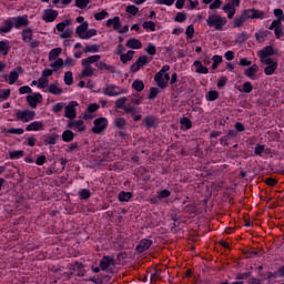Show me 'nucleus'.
<instances>
[{
  "label": "nucleus",
  "mask_w": 284,
  "mask_h": 284,
  "mask_svg": "<svg viewBox=\"0 0 284 284\" xmlns=\"http://www.w3.org/2000/svg\"><path fill=\"white\" fill-rule=\"evenodd\" d=\"M206 23L210 28H215V30H223V26L227 23V19L213 14L207 18Z\"/></svg>",
  "instance_id": "nucleus-1"
},
{
  "label": "nucleus",
  "mask_w": 284,
  "mask_h": 284,
  "mask_svg": "<svg viewBox=\"0 0 284 284\" xmlns=\"http://www.w3.org/2000/svg\"><path fill=\"white\" fill-rule=\"evenodd\" d=\"M229 2L222 8L227 13V19H234L236 8L241 6V0H227Z\"/></svg>",
  "instance_id": "nucleus-2"
},
{
  "label": "nucleus",
  "mask_w": 284,
  "mask_h": 284,
  "mask_svg": "<svg viewBox=\"0 0 284 284\" xmlns=\"http://www.w3.org/2000/svg\"><path fill=\"white\" fill-rule=\"evenodd\" d=\"M34 116H37V112L30 110L18 111L16 113L17 120L22 121V123H29V121H34Z\"/></svg>",
  "instance_id": "nucleus-3"
},
{
  "label": "nucleus",
  "mask_w": 284,
  "mask_h": 284,
  "mask_svg": "<svg viewBox=\"0 0 284 284\" xmlns=\"http://www.w3.org/2000/svg\"><path fill=\"white\" fill-rule=\"evenodd\" d=\"M261 63H272V58L274 57V48L272 45L265 47L258 52Z\"/></svg>",
  "instance_id": "nucleus-4"
},
{
  "label": "nucleus",
  "mask_w": 284,
  "mask_h": 284,
  "mask_svg": "<svg viewBox=\"0 0 284 284\" xmlns=\"http://www.w3.org/2000/svg\"><path fill=\"white\" fill-rule=\"evenodd\" d=\"M108 128V119L105 118H98L93 122L92 132L94 134H101Z\"/></svg>",
  "instance_id": "nucleus-5"
},
{
  "label": "nucleus",
  "mask_w": 284,
  "mask_h": 284,
  "mask_svg": "<svg viewBox=\"0 0 284 284\" xmlns=\"http://www.w3.org/2000/svg\"><path fill=\"white\" fill-rule=\"evenodd\" d=\"M22 73H23V68L18 67V68H16L14 71H11L9 73V75L4 74L3 79H4V81H9V85H14V83H17V81H19V74H22Z\"/></svg>",
  "instance_id": "nucleus-6"
},
{
  "label": "nucleus",
  "mask_w": 284,
  "mask_h": 284,
  "mask_svg": "<svg viewBox=\"0 0 284 284\" xmlns=\"http://www.w3.org/2000/svg\"><path fill=\"white\" fill-rule=\"evenodd\" d=\"M77 105H79L77 101H71L69 105L65 106L64 116H67V119H70L71 121L77 119V109H74Z\"/></svg>",
  "instance_id": "nucleus-7"
},
{
  "label": "nucleus",
  "mask_w": 284,
  "mask_h": 284,
  "mask_svg": "<svg viewBox=\"0 0 284 284\" xmlns=\"http://www.w3.org/2000/svg\"><path fill=\"white\" fill-rule=\"evenodd\" d=\"M243 17L247 19H263L265 12L258 11L256 9H246L242 12Z\"/></svg>",
  "instance_id": "nucleus-8"
},
{
  "label": "nucleus",
  "mask_w": 284,
  "mask_h": 284,
  "mask_svg": "<svg viewBox=\"0 0 284 284\" xmlns=\"http://www.w3.org/2000/svg\"><path fill=\"white\" fill-rule=\"evenodd\" d=\"M154 81L161 89L168 88V83H170V74L165 73L162 75L161 73H156Z\"/></svg>",
  "instance_id": "nucleus-9"
},
{
  "label": "nucleus",
  "mask_w": 284,
  "mask_h": 284,
  "mask_svg": "<svg viewBox=\"0 0 284 284\" xmlns=\"http://www.w3.org/2000/svg\"><path fill=\"white\" fill-rule=\"evenodd\" d=\"M12 21H13V28H17V30H19V28H26L27 26L30 24V20H28V14L13 18Z\"/></svg>",
  "instance_id": "nucleus-10"
},
{
  "label": "nucleus",
  "mask_w": 284,
  "mask_h": 284,
  "mask_svg": "<svg viewBox=\"0 0 284 284\" xmlns=\"http://www.w3.org/2000/svg\"><path fill=\"white\" fill-rule=\"evenodd\" d=\"M57 17H59V11L52 9H45L42 14V19L47 23H52V21H54Z\"/></svg>",
  "instance_id": "nucleus-11"
},
{
  "label": "nucleus",
  "mask_w": 284,
  "mask_h": 284,
  "mask_svg": "<svg viewBox=\"0 0 284 284\" xmlns=\"http://www.w3.org/2000/svg\"><path fill=\"white\" fill-rule=\"evenodd\" d=\"M148 64V55H141L132 65L131 72H139L143 65Z\"/></svg>",
  "instance_id": "nucleus-12"
},
{
  "label": "nucleus",
  "mask_w": 284,
  "mask_h": 284,
  "mask_svg": "<svg viewBox=\"0 0 284 284\" xmlns=\"http://www.w3.org/2000/svg\"><path fill=\"white\" fill-rule=\"evenodd\" d=\"M104 94L106 97H119V94H123V90L119 89V87L114 84H109L104 89Z\"/></svg>",
  "instance_id": "nucleus-13"
},
{
  "label": "nucleus",
  "mask_w": 284,
  "mask_h": 284,
  "mask_svg": "<svg viewBox=\"0 0 284 284\" xmlns=\"http://www.w3.org/2000/svg\"><path fill=\"white\" fill-rule=\"evenodd\" d=\"M43 101V95L41 93H33L32 95L27 97V102L29 103L30 108H37V103H41Z\"/></svg>",
  "instance_id": "nucleus-14"
},
{
  "label": "nucleus",
  "mask_w": 284,
  "mask_h": 284,
  "mask_svg": "<svg viewBox=\"0 0 284 284\" xmlns=\"http://www.w3.org/2000/svg\"><path fill=\"white\" fill-rule=\"evenodd\" d=\"M110 265H115L114 257L104 255L100 261V267L102 272L108 271V267H110Z\"/></svg>",
  "instance_id": "nucleus-15"
},
{
  "label": "nucleus",
  "mask_w": 284,
  "mask_h": 284,
  "mask_svg": "<svg viewBox=\"0 0 284 284\" xmlns=\"http://www.w3.org/2000/svg\"><path fill=\"white\" fill-rule=\"evenodd\" d=\"M68 128L70 130H74V128H77L78 132H85V124H83V120H77V121L69 120Z\"/></svg>",
  "instance_id": "nucleus-16"
},
{
  "label": "nucleus",
  "mask_w": 284,
  "mask_h": 284,
  "mask_svg": "<svg viewBox=\"0 0 284 284\" xmlns=\"http://www.w3.org/2000/svg\"><path fill=\"white\" fill-rule=\"evenodd\" d=\"M150 247H152V240L144 239L140 241L139 245L136 246V251L139 254H143V252L150 250Z\"/></svg>",
  "instance_id": "nucleus-17"
},
{
  "label": "nucleus",
  "mask_w": 284,
  "mask_h": 284,
  "mask_svg": "<svg viewBox=\"0 0 284 284\" xmlns=\"http://www.w3.org/2000/svg\"><path fill=\"white\" fill-rule=\"evenodd\" d=\"M263 65H267L264 69V72L267 77H271V74H274L276 72V68H278V62H274V60H271V63H262Z\"/></svg>",
  "instance_id": "nucleus-18"
},
{
  "label": "nucleus",
  "mask_w": 284,
  "mask_h": 284,
  "mask_svg": "<svg viewBox=\"0 0 284 284\" xmlns=\"http://www.w3.org/2000/svg\"><path fill=\"white\" fill-rule=\"evenodd\" d=\"M106 28H113V30H121V18L114 17L106 21Z\"/></svg>",
  "instance_id": "nucleus-19"
},
{
  "label": "nucleus",
  "mask_w": 284,
  "mask_h": 284,
  "mask_svg": "<svg viewBox=\"0 0 284 284\" xmlns=\"http://www.w3.org/2000/svg\"><path fill=\"white\" fill-rule=\"evenodd\" d=\"M27 132H39V130H43V122L36 121L27 125Z\"/></svg>",
  "instance_id": "nucleus-20"
},
{
  "label": "nucleus",
  "mask_w": 284,
  "mask_h": 284,
  "mask_svg": "<svg viewBox=\"0 0 284 284\" xmlns=\"http://www.w3.org/2000/svg\"><path fill=\"white\" fill-rule=\"evenodd\" d=\"M97 68L99 70H108L109 72H111L112 74H116V68L112 67V65H109L106 64L105 62L103 61H98L95 63Z\"/></svg>",
  "instance_id": "nucleus-21"
},
{
  "label": "nucleus",
  "mask_w": 284,
  "mask_h": 284,
  "mask_svg": "<svg viewBox=\"0 0 284 284\" xmlns=\"http://www.w3.org/2000/svg\"><path fill=\"white\" fill-rule=\"evenodd\" d=\"M126 48H131V50H141L143 45L141 44V40L132 38L126 42Z\"/></svg>",
  "instance_id": "nucleus-22"
},
{
  "label": "nucleus",
  "mask_w": 284,
  "mask_h": 284,
  "mask_svg": "<svg viewBox=\"0 0 284 284\" xmlns=\"http://www.w3.org/2000/svg\"><path fill=\"white\" fill-rule=\"evenodd\" d=\"M193 65L196 68L195 72L197 74H207V72H210L207 67H204L203 63L199 60L194 61Z\"/></svg>",
  "instance_id": "nucleus-23"
},
{
  "label": "nucleus",
  "mask_w": 284,
  "mask_h": 284,
  "mask_svg": "<svg viewBox=\"0 0 284 284\" xmlns=\"http://www.w3.org/2000/svg\"><path fill=\"white\" fill-rule=\"evenodd\" d=\"M100 60H101V55L99 54L91 55L82 60V65H92V63H99Z\"/></svg>",
  "instance_id": "nucleus-24"
},
{
  "label": "nucleus",
  "mask_w": 284,
  "mask_h": 284,
  "mask_svg": "<svg viewBox=\"0 0 284 284\" xmlns=\"http://www.w3.org/2000/svg\"><path fill=\"white\" fill-rule=\"evenodd\" d=\"M88 28H89V24H88V21H85L75 29V34H78L79 39L85 36V32H88Z\"/></svg>",
  "instance_id": "nucleus-25"
},
{
  "label": "nucleus",
  "mask_w": 284,
  "mask_h": 284,
  "mask_svg": "<svg viewBox=\"0 0 284 284\" xmlns=\"http://www.w3.org/2000/svg\"><path fill=\"white\" fill-rule=\"evenodd\" d=\"M21 34H22V41L24 43H30V41H32V37H33L32 29H24L22 30Z\"/></svg>",
  "instance_id": "nucleus-26"
},
{
  "label": "nucleus",
  "mask_w": 284,
  "mask_h": 284,
  "mask_svg": "<svg viewBox=\"0 0 284 284\" xmlns=\"http://www.w3.org/2000/svg\"><path fill=\"white\" fill-rule=\"evenodd\" d=\"M256 72H258V65L253 64L251 68L244 71V74L245 77H248V79H254V77H256Z\"/></svg>",
  "instance_id": "nucleus-27"
},
{
  "label": "nucleus",
  "mask_w": 284,
  "mask_h": 284,
  "mask_svg": "<svg viewBox=\"0 0 284 284\" xmlns=\"http://www.w3.org/2000/svg\"><path fill=\"white\" fill-rule=\"evenodd\" d=\"M62 141H64V143H70L74 141V132H72V130H65L62 133Z\"/></svg>",
  "instance_id": "nucleus-28"
},
{
  "label": "nucleus",
  "mask_w": 284,
  "mask_h": 284,
  "mask_svg": "<svg viewBox=\"0 0 284 284\" xmlns=\"http://www.w3.org/2000/svg\"><path fill=\"white\" fill-rule=\"evenodd\" d=\"M128 101H130V100L128 98L123 97V98L118 99L114 102V105L118 110H125V108H128V105H125V103H128Z\"/></svg>",
  "instance_id": "nucleus-29"
},
{
  "label": "nucleus",
  "mask_w": 284,
  "mask_h": 284,
  "mask_svg": "<svg viewBox=\"0 0 284 284\" xmlns=\"http://www.w3.org/2000/svg\"><path fill=\"white\" fill-rule=\"evenodd\" d=\"M144 125H146V128H156V116L154 115H149L146 118H144Z\"/></svg>",
  "instance_id": "nucleus-30"
},
{
  "label": "nucleus",
  "mask_w": 284,
  "mask_h": 284,
  "mask_svg": "<svg viewBox=\"0 0 284 284\" xmlns=\"http://www.w3.org/2000/svg\"><path fill=\"white\" fill-rule=\"evenodd\" d=\"M268 31L265 29L260 30L257 33H255V39L258 43H263L265 39H267Z\"/></svg>",
  "instance_id": "nucleus-31"
},
{
  "label": "nucleus",
  "mask_w": 284,
  "mask_h": 284,
  "mask_svg": "<svg viewBox=\"0 0 284 284\" xmlns=\"http://www.w3.org/2000/svg\"><path fill=\"white\" fill-rule=\"evenodd\" d=\"M14 28V22L10 19L4 21V26L0 28V32L8 33Z\"/></svg>",
  "instance_id": "nucleus-32"
},
{
  "label": "nucleus",
  "mask_w": 284,
  "mask_h": 284,
  "mask_svg": "<svg viewBox=\"0 0 284 284\" xmlns=\"http://www.w3.org/2000/svg\"><path fill=\"white\" fill-rule=\"evenodd\" d=\"M118 199L121 201V203H128V201L132 199V192L122 191L119 193Z\"/></svg>",
  "instance_id": "nucleus-33"
},
{
  "label": "nucleus",
  "mask_w": 284,
  "mask_h": 284,
  "mask_svg": "<svg viewBox=\"0 0 284 284\" xmlns=\"http://www.w3.org/2000/svg\"><path fill=\"white\" fill-rule=\"evenodd\" d=\"M84 70L81 72L80 77L83 79L85 77H93L94 75V69L92 65H83Z\"/></svg>",
  "instance_id": "nucleus-34"
},
{
  "label": "nucleus",
  "mask_w": 284,
  "mask_h": 284,
  "mask_svg": "<svg viewBox=\"0 0 284 284\" xmlns=\"http://www.w3.org/2000/svg\"><path fill=\"white\" fill-rule=\"evenodd\" d=\"M48 92H50V94H63V89L62 88H59V85L52 83L49 85L48 88Z\"/></svg>",
  "instance_id": "nucleus-35"
},
{
  "label": "nucleus",
  "mask_w": 284,
  "mask_h": 284,
  "mask_svg": "<svg viewBox=\"0 0 284 284\" xmlns=\"http://www.w3.org/2000/svg\"><path fill=\"white\" fill-rule=\"evenodd\" d=\"M133 57L134 51L130 50L126 53L120 55V61H122V63H128V61H132Z\"/></svg>",
  "instance_id": "nucleus-36"
},
{
  "label": "nucleus",
  "mask_w": 284,
  "mask_h": 284,
  "mask_svg": "<svg viewBox=\"0 0 284 284\" xmlns=\"http://www.w3.org/2000/svg\"><path fill=\"white\" fill-rule=\"evenodd\" d=\"M0 52H2L4 57L10 52V42H8V40L0 41Z\"/></svg>",
  "instance_id": "nucleus-37"
},
{
  "label": "nucleus",
  "mask_w": 284,
  "mask_h": 284,
  "mask_svg": "<svg viewBox=\"0 0 284 284\" xmlns=\"http://www.w3.org/2000/svg\"><path fill=\"white\" fill-rule=\"evenodd\" d=\"M133 90H136V92H143L145 89V84L141 80H134L132 83Z\"/></svg>",
  "instance_id": "nucleus-38"
},
{
  "label": "nucleus",
  "mask_w": 284,
  "mask_h": 284,
  "mask_svg": "<svg viewBox=\"0 0 284 284\" xmlns=\"http://www.w3.org/2000/svg\"><path fill=\"white\" fill-rule=\"evenodd\" d=\"M61 52H63V49H61V48L52 49L49 52V61H54V59H57V57H59L61 54Z\"/></svg>",
  "instance_id": "nucleus-39"
},
{
  "label": "nucleus",
  "mask_w": 284,
  "mask_h": 284,
  "mask_svg": "<svg viewBox=\"0 0 284 284\" xmlns=\"http://www.w3.org/2000/svg\"><path fill=\"white\" fill-rule=\"evenodd\" d=\"M63 65H64L63 59L58 58L54 62L50 64V68L53 69V72H57V70H59V68H63Z\"/></svg>",
  "instance_id": "nucleus-40"
},
{
  "label": "nucleus",
  "mask_w": 284,
  "mask_h": 284,
  "mask_svg": "<svg viewBox=\"0 0 284 284\" xmlns=\"http://www.w3.org/2000/svg\"><path fill=\"white\" fill-rule=\"evenodd\" d=\"M142 27L144 28V30H151V32H156V23H154L153 21L143 22Z\"/></svg>",
  "instance_id": "nucleus-41"
},
{
  "label": "nucleus",
  "mask_w": 284,
  "mask_h": 284,
  "mask_svg": "<svg viewBox=\"0 0 284 284\" xmlns=\"http://www.w3.org/2000/svg\"><path fill=\"white\" fill-rule=\"evenodd\" d=\"M24 152L22 150L20 151H11L9 152V158L12 160L22 159L24 156Z\"/></svg>",
  "instance_id": "nucleus-42"
},
{
  "label": "nucleus",
  "mask_w": 284,
  "mask_h": 284,
  "mask_svg": "<svg viewBox=\"0 0 284 284\" xmlns=\"http://www.w3.org/2000/svg\"><path fill=\"white\" fill-rule=\"evenodd\" d=\"M247 21L243 13L234 20V28H242L243 23Z\"/></svg>",
  "instance_id": "nucleus-43"
},
{
  "label": "nucleus",
  "mask_w": 284,
  "mask_h": 284,
  "mask_svg": "<svg viewBox=\"0 0 284 284\" xmlns=\"http://www.w3.org/2000/svg\"><path fill=\"white\" fill-rule=\"evenodd\" d=\"M180 123H181L182 128H185V130H190L192 128V121L190 119H187L186 116H183L180 120Z\"/></svg>",
  "instance_id": "nucleus-44"
},
{
  "label": "nucleus",
  "mask_w": 284,
  "mask_h": 284,
  "mask_svg": "<svg viewBox=\"0 0 284 284\" xmlns=\"http://www.w3.org/2000/svg\"><path fill=\"white\" fill-rule=\"evenodd\" d=\"M64 83L67 85H72V83H74V78L72 77V72L68 71L64 73Z\"/></svg>",
  "instance_id": "nucleus-45"
},
{
  "label": "nucleus",
  "mask_w": 284,
  "mask_h": 284,
  "mask_svg": "<svg viewBox=\"0 0 284 284\" xmlns=\"http://www.w3.org/2000/svg\"><path fill=\"white\" fill-rule=\"evenodd\" d=\"M99 50H101V47H99V44L87 45L84 48V53L88 54V52H99Z\"/></svg>",
  "instance_id": "nucleus-46"
},
{
  "label": "nucleus",
  "mask_w": 284,
  "mask_h": 284,
  "mask_svg": "<svg viewBox=\"0 0 284 284\" xmlns=\"http://www.w3.org/2000/svg\"><path fill=\"white\" fill-rule=\"evenodd\" d=\"M125 124H126V122H125V119H123V118H118L114 121V125H115V128H119V130H123L125 128Z\"/></svg>",
  "instance_id": "nucleus-47"
},
{
  "label": "nucleus",
  "mask_w": 284,
  "mask_h": 284,
  "mask_svg": "<svg viewBox=\"0 0 284 284\" xmlns=\"http://www.w3.org/2000/svg\"><path fill=\"white\" fill-rule=\"evenodd\" d=\"M125 12H129V14H132L133 17H136V14H139V9H138L136 6L131 4V6L126 7Z\"/></svg>",
  "instance_id": "nucleus-48"
},
{
  "label": "nucleus",
  "mask_w": 284,
  "mask_h": 284,
  "mask_svg": "<svg viewBox=\"0 0 284 284\" xmlns=\"http://www.w3.org/2000/svg\"><path fill=\"white\" fill-rule=\"evenodd\" d=\"M92 37H97V30L95 29H87V32L84 36H81V39H92Z\"/></svg>",
  "instance_id": "nucleus-49"
},
{
  "label": "nucleus",
  "mask_w": 284,
  "mask_h": 284,
  "mask_svg": "<svg viewBox=\"0 0 284 284\" xmlns=\"http://www.w3.org/2000/svg\"><path fill=\"white\" fill-rule=\"evenodd\" d=\"M186 19L187 14H185V12H179L174 18V21H176V23H183V21H185Z\"/></svg>",
  "instance_id": "nucleus-50"
},
{
  "label": "nucleus",
  "mask_w": 284,
  "mask_h": 284,
  "mask_svg": "<svg viewBox=\"0 0 284 284\" xmlns=\"http://www.w3.org/2000/svg\"><path fill=\"white\" fill-rule=\"evenodd\" d=\"M57 139H59V135H50L44 140L45 145H57Z\"/></svg>",
  "instance_id": "nucleus-51"
},
{
  "label": "nucleus",
  "mask_w": 284,
  "mask_h": 284,
  "mask_svg": "<svg viewBox=\"0 0 284 284\" xmlns=\"http://www.w3.org/2000/svg\"><path fill=\"white\" fill-rule=\"evenodd\" d=\"M88 3H90V0H75V6L80 8V10L88 8Z\"/></svg>",
  "instance_id": "nucleus-52"
},
{
  "label": "nucleus",
  "mask_w": 284,
  "mask_h": 284,
  "mask_svg": "<svg viewBox=\"0 0 284 284\" xmlns=\"http://www.w3.org/2000/svg\"><path fill=\"white\" fill-rule=\"evenodd\" d=\"M223 62V57L221 55H214L213 57V64H212V69L216 70V68H219V63Z\"/></svg>",
  "instance_id": "nucleus-53"
},
{
  "label": "nucleus",
  "mask_w": 284,
  "mask_h": 284,
  "mask_svg": "<svg viewBox=\"0 0 284 284\" xmlns=\"http://www.w3.org/2000/svg\"><path fill=\"white\" fill-rule=\"evenodd\" d=\"M236 43H245L247 41V33L242 32L236 36Z\"/></svg>",
  "instance_id": "nucleus-54"
},
{
  "label": "nucleus",
  "mask_w": 284,
  "mask_h": 284,
  "mask_svg": "<svg viewBox=\"0 0 284 284\" xmlns=\"http://www.w3.org/2000/svg\"><path fill=\"white\" fill-rule=\"evenodd\" d=\"M108 14H109L108 11L102 10L101 12H98V13L94 14V19L97 21H103V19L106 18Z\"/></svg>",
  "instance_id": "nucleus-55"
},
{
  "label": "nucleus",
  "mask_w": 284,
  "mask_h": 284,
  "mask_svg": "<svg viewBox=\"0 0 284 284\" xmlns=\"http://www.w3.org/2000/svg\"><path fill=\"white\" fill-rule=\"evenodd\" d=\"M242 89H243V92H245L246 94H250V92L254 90V87L252 85V82H244Z\"/></svg>",
  "instance_id": "nucleus-56"
},
{
  "label": "nucleus",
  "mask_w": 284,
  "mask_h": 284,
  "mask_svg": "<svg viewBox=\"0 0 284 284\" xmlns=\"http://www.w3.org/2000/svg\"><path fill=\"white\" fill-rule=\"evenodd\" d=\"M156 97H159V88L153 87L150 89L149 99L152 101V100L156 99Z\"/></svg>",
  "instance_id": "nucleus-57"
},
{
  "label": "nucleus",
  "mask_w": 284,
  "mask_h": 284,
  "mask_svg": "<svg viewBox=\"0 0 284 284\" xmlns=\"http://www.w3.org/2000/svg\"><path fill=\"white\" fill-rule=\"evenodd\" d=\"M207 101H216L219 93L216 91H210L206 95Z\"/></svg>",
  "instance_id": "nucleus-58"
},
{
  "label": "nucleus",
  "mask_w": 284,
  "mask_h": 284,
  "mask_svg": "<svg viewBox=\"0 0 284 284\" xmlns=\"http://www.w3.org/2000/svg\"><path fill=\"white\" fill-rule=\"evenodd\" d=\"M185 34H186L187 39H192L194 37V24H190L186 28Z\"/></svg>",
  "instance_id": "nucleus-59"
},
{
  "label": "nucleus",
  "mask_w": 284,
  "mask_h": 284,
  "mask_svg": "<svg viewBox=\"0 0 284 284\" xmlns=\"http://www.w3.org/2000/svg\"><path fill=\"white\" fill-rule=\"evenodd\" d=\"M7 99H10V89L0 91V101H6Z\"/></svg>",
  "instance_id": "nucleus-60"
},
{
  "label": "nucleus",
  "mask_w": 284,
  "mask_h": 284,
  "mask_svg": "<svg viewBox=\"0 0 284 284\" xmlns=\"http://www.w3.org/2000/svg\"><path fill=\"white\" fill-rule=\"evenodd\" d=\"M124 112H125V114L134 115V114H136V108L129 104V105H126V108H124Z\"/></svg>",
  "instance_id": "nucleus-61"
},
{
  "label": "nucleus",
  "mask_w": 284,
  "mask_h": 284,
  "mask_svg": "<svg viewBox=\"0 0 284 284\" xmlns=\"http://www.w3.org/2000/svg\"><path fill=\"white\" fill-rule=\"evenodd\" d=\"M60 39H70L72 37V29H67L64 31H61Z\"/></svg>",
  "instance_id": "nucleus-62"
},
{
  "label": "nucleus",
  "mask_w": 284,
  "mask_h": 284,
  "mask_svg": "<svg viewBox=\"0 0 284 284\" xmlns=\"http://www.w3.org/2000/svg\"><path fill=\"white\" fill-rule=\"evenodd\" d=\"M38 88H40V89L48 88V79L47 78H40L38 80Z\"/></svg>",
  "instance_id": "nucleus-63"
},
{
  "label": "nucleus",
  "mask_w": 284,
  "mask_h": 284,
  "mask_svg": "<svg viewBox=\"0 0 284 284\" xmlns=\"http://www.w3.org/2000/svg\"><path fill=\"white\" fill-rule=\"evenodd\" d=\"M171 194L169 190H162L159 192L158 199H168Z\"/></svg>",
  "instance_id": "nucleus-64"
}]
</instances>
